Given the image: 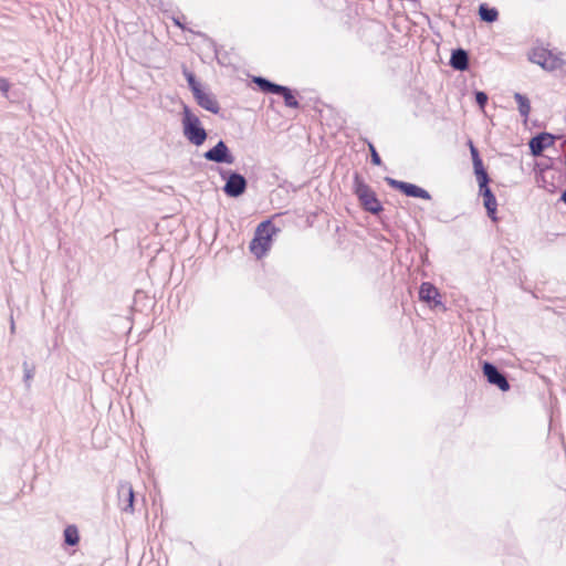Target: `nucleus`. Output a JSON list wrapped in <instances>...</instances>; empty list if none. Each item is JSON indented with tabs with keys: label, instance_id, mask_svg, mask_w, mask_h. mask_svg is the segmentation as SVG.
<instances>
[{
	"label": "nucleus",
	"instance_id": "1",
	"mask_svg": "<svg viewBox=\"0 0 566 566\" xmlns=\"http://www.w3.org/2000/svg\"><path fill=\"white\" fill-rule=\"evenodd\" d=\"M182 133L184 136L195 146H200L207 139V132L201 126L200 119L187 106L182 111Z\"/></svg>",
	"mask_w": 566,
	"mask_h": 566
},
{
	"label": "nucleus",
	"instance_id": "2",
	"mask_svg": "<svg viewBox=\"0 0 566 566\" xmlns=\"http://www.w3.org/2000/svg\"><path fill=\"white\" fill-rule=\"evenodd\" d=\"M273 232H275V230L269 221L258 226L254 238L250 243V251L258 259L262 258L271 248Z\"/></svg>",
	"mask_w": 566,
	"mask_h": 566
},
{
	"label": "nucleus",
	"instance_id": "3",
	"mask_svg": "<svg viewBox=\"0 0 566 566\" xmlns=\"http://www.w3.org/2000/svg\"><path fill=\"white\" fill-rule=\"evenodd\" d=\"M355 192L366 210L371 213H378L382 210L381 203L376 198L375 192L358 178L355 179Z\"/></svg>",
	"mask_w": 566,
	"mask_h": 566
},
{
	"label": "nucleus",
	"instance_id": "4",
	"mask_svg": "<svg viewBox=\"0 0 566 566\" xmlns=\"http://www.w3.org/2000/svg\"><path fill=\"white\" fill-rule=\"evenodd\" d=\"M385 181L392 188L395 189H398L400 191H402L406 196L408 197H413V198H421V199H426V200H430L431 199V196L430 193L413 185V184H409V182H405V181H399V180H396L394 178H390V177H386L385 178Z\"/></svg>",
	"mask_w": 566,
	"mask_h": 566
},
{
	"label": "nucleus",
	"instance_id": "5",
	"mask_svg": "<svg viewBox=\"0 0 566 566\" xmlns=\"http://www.w3.org/2000/svg\"><path fill=\"white\" fill-rule=\"evenodd\" d=\"M203 157L209 161L218 164L231 165L234 163V157L223 140H219L214 147L203 154Z\"/></svg>",
	"mask_w": 566,
	"mask_h": 566
},
{
	"label": "nucleus",
	"instance_id": "6",
	"mask_svg": "<svg viewBox=\"0 0 566 566\" xmlns=\"http://www.w3.org/2000/svg\"><path fill=\"white\" fill-rule=\"evenodd\" d=\"M247 189V179L238 172H230L226 185L223 187V191L227 196L237 198L244 193Z\"/></svg>",
	"mask_w": 566,
	"mask_h": 566
},
{
	"label": "nucleus",
	"instance_id": "7",
	"mask_svg": "<svg viewBox=\"0 0 566 566\" xmlns=\"http://www.w3.org/2000/svg\"><path fill=\"white\" fill-rule=\"evenodd\" d=\"M118 506L125 513L134 512V490L129 482H120L117 490Z\"/></svg>",
	"mask_w": 566,
	"mask_h": 566
},
{
	"label": "nucleus",
	"instance_id": "8",
	"mask_svg": "<svg viewBox=\"0 0 566 566\" xmlns=\"http://www.w3.org/2000/svg\"><path fill=\"white\" fill-rule=\"evenodd\" d=\"M483 374L490 384L497 386L503 391L509 390V381L493 364L485 361L483 364Z\"/></svg>",
	"mask_w": 566,
	"mask_h": 566
},
{
	"label": "nucleus",
	"instance_id": "9",
	"mask_svg": "<svg viewBox=\"0 0 566 566\" xmlns=\"http://www.w3.org/2000/svg\"><path fill=\"white\" fill-rule=\"evenodd\" d=\"M197 103L205 109L213 113V114H217L220 109L219 107V103L217 102L216 97L210 94V93H207L202 90H195V94H193Z\"/></svg>",
	"mask_w": 566,
	"mask_h": 566
},
{
	"label": "nucleus",
	"instance_id": "10",
	"mask_svg": "<svg viewBox=\"0 0 566 566\" xmlns=\"http://www.w3.org/2000/svg\"><path fill=\"white\" fill-rule=\"evenodd\" d=\"M554 143V137L548 133H542L530 140V148L534 156H538L543 150Z\"/></svg>",
	"mask_w": 566,
	"mask_h": 566
},
{
	"label": "nucleus",
	"instance_id": "11",
	"mask_svg": "<svg viewBox=\"0 0 566 566\" xmlns=\"http://www.w3.org/2000/svg\"><path fill=\"white\" fill-rule=\"evenodd\" d=\"M480 192L483 196L484 199V207L486 208L488 216L495 220V211H496V199L494 195L492 193L491 189L488 187V184H484L483 187H480Z\"/></svg>",
	"mask_w": 566,
	"mask_h": 566
},
{
	"label": "nucleus",
	"instance_id": "12",
	"mask_svg": "<svg viewBox=\"0 0 566 566\" xmlns=\"http://www.w3.org/2000/svg\"><path fill=\"white\" fill-rule=\"evenodd\" d=\"M450 65L458 71H464L469 66V56L463 49L454 50L451 54Z\"/></svg>",
	"mask_w": 566,
	"mask_h": 566
},
{
	"label": "nucleus",
	"instance_id": "13",
	"mask_svg": "<svg viewBox=\"0 0 566 566\" xmlns=\"http://www.w3.org/2000/svg\"><path fill=\"white\" fill-rule=\"evenodd\" d=\"M438 296H439V292H438L437 287L433 286L431 283L424 282L421 284L420 290H419V297L421 301L428 302V303L431 301H434L436 304H438L439 302L436 301Z\"/></svg>",
	"mask_w": 566,
	"mask_h": 566
},
{
	"label": "nucleus",
	"instance_id": "14",
	"mask_svg": "<svg viewBox=\"0 0 566 566\" xmlns=\"http://www.w3.org/2000/svg\"><path fill=\"white\" fill-rule=\"evenodd\" d=\"M514 99L517 103L520 114L524 118H527L528 115H530V112H531L530 99L525 95H523L521 93H515L514 94Z\"/></svg>",
	"mask_w": 566,
	"mask_h": 566
},
{
	"label": "nucleus",
	"instance_id": "15",
	"mask_svg": "<svg viewBox=\"0 0 566 566\" xmlns=\"http://www.w3.org/2000/svg\"><path fill=\"white\" fill-rule=\"evenodd\" d=\"M253 82L263 92H268V93H272V94H275L280 90V87H281V85L272 83L271 81H269V80H266L264 77H261V76L254 77Z\"/></svg>",
	"mask_w": 566,
	"mask_h": 566
},
{
	"label": "nucleus",
	"instance_id": "16",
	"mask_svg": "<svg viewBox=\"0 0 566 566\" xmlns=\"http://www.w3.org/2000/svg\"><path fill=\"white\" fill-rule=\"evenodd\" d=\"M280 94L284 98V103L287 107L297 108L298 102L292 94L291 90L286 86L281 85L280 90L275 93Z\"/></svg>",
	"mask_w": 566,
	"mask_h": 566
},
{
	"label": "nucleus",
	"instance_id": "17",
	"mask_svg": "<svg viewBox=\"0 0 566 566\" xmlns=\"http://www.w3.org/2000/svg\"><path fill=\"white\" fill-rule=\"evenodd\" d=\"M473 167H474V172L476 175V179L479 182V187H483L484 184L489 182V177L483 167L482 160L479 159V160L473 161Z\"/></svg>",
	"mask_w": 566,
	"mask_h": 566
},
{
	"label": "nucleus",
	"instance_id": "18",
	"mask_svg": "<svg viewBox=\"0 0 566 566\" xmlns=\"http://www.w3.org/2000/svg\"><path fill=\"white\" fill-rule=\"evenodd\" d=\"M479 14L485 22H494L497 19V11L494 8H489L485 4H481L479 8Z\"/></svg>",
	"mask_w": 566,
	"mask_h": 566
},
{
	"label": "nucleus",
	"instance_id": "19",
	"mask_svg": "<svg viewBox=\"0 0 566 566\" xmlns=\"http://www.w3.org/2000/svg\"><path fill=\"white\" fill-rule=\"evenodd\" d=\"M64 541L70 546H74L78 543L80 536L75 526L70 525L64 530Z\"/></svg>",
	"mask_w": 566,
	"mask_h": 566
},
{
	"label": "nucleus",
	"instance_id": "20",
	"mask_svg": "<svg viewBox=\"0 0 566 566\" xmlns=\"http://www.w3.org/2000/svg\"><path fill=\"white\" fill-rule=\"evenodd\" d=\"M563 65L564 61L560 57L554 55L552 52H548L547 60L544 62L543 69L547 71H554L560 69Z\"/></svg>",
	"mask_w": 566,
	"mask_h": 566
},
{
	"label": "nucleus",
	"instance_id": "21",
	"mask_svg": "<svg viewBox=\"0 0 566 566\" xmlns=\"http://www.w3.org/2000/svg\"><path fill=\"white\" fill-rule=\"evenodd\" d=\"M548 50L546 49H535L532 51L531 55H530V60L535 63V64H538L539 66H544V62H546L547 60V55H548Z\"/></svg>",
	"mask_w": 566,
	"mask_h": 566
},
{
	"label": "nucleus",
	"instance_id": "22",
	"mask_svg": "<svg viewBox=\"0 0 566 566\" xmlns=\"http://www.w3.org/2000/svg\"><path fill=\"white\" fill-rule=\"evenodd\" d=\"M184 74H185V76H186V78H187V82H188V84H189V87H190V88H191V91H192V94H195V90H201V88H200V85H199V84L197 83V81H196L195 75H193L191 72H189V71H187V70H185V71H184Z\"/></svg>",
	"mask_w": 566,
	"mask_h": 566
},
{
	"label": "nucleus",
	"instance_id": "23",
	"mask_svg": "<svg viewBox=\"0 0 566 566\" xmlns=\"http://www.w3.org/2000/svg\"><path fill=\"white\" fill-rule=\"evenodd\" d=\"M368 146H369V150H370L371 163L374 165L379 166L381 164V159H380L378 153L376 151V149H375L373 144H369Z\"/></svg>",
	"mask_w": 566,
	"mask_h": 566
},
{
	"label": "nucleus",
	"instance_id": "24",
	"mask_svg": "<svg viewBox=\"0 0 566 566\" xmlns=\"http://www.w3.org/2000/svg\"><path fill=\"white\" fill-rule=\"evenodd\" d=\"M23 370H24V381L28 384V386H30V381L32 380V378L34 376V371H33V369L28 367L27 363L23 364Z\"/></svg>",
	"mask_w": 566,
	"mask_h": 566
},
{
	"label": "nucleus",
	"instance_id": "25",
	"mask_svg": "<svg viewBox=\"0 0 566 566\" xmlns=\"http://www.w3.org/2000/svg\"><path fill=\"white\" fill-rule=\"evenodd\" d=\"M475 101L481 107H484L488 102V95L484 92H476Z\"/></svg>",
	"mask_w": 566,
	"mask_h": 566
},
{
	"label": "nucleus",
	"instance_id": "26",
	"mask_svg": "<svg viewBox=\"0 0 566 566\" xmlns=\"http://www.w3.org/2000/svg\"><path fill=\"white\" fill-rule=\"evenodd\" d=\"M469 146H470V153H471V156H472V161H475V160L481 159V158H480V155H479V151H478V149L474 147V145L472 144V142H470V143H469Z\"/></svg>",
	"mask_w": 566,
	"mask_h": 566
},
{
	"label": "nucleus",
	"instance_id": "27",
	"mask_svg": "<svg viewBox=\"0 0 566 566\" xmlns=\"http://www.w3.org/2000/svg\"><path fill=\"white\" fill-rule=\"evenodd\" d=\"M9 83L6 78L0 77V92L7 94L9 91Z\"/></svg>",
	"mask_w": 566,
	"mask_h": 566
},
{
	"label": "nucleus",
	"instance_id": "28",
	"mask_svg": "<svg viewBox=\"0 0 566 566\" xmlns=\"http://www.w3.org/2000/svg\"><path fill=\"white\" fill-rule=\"evenodd\" d=\"M10 332H11V334L15 333V324H14V321H13L12 316H11V319H10Z\"/></svg>",
	"mask_w": 566,
	"mask_h": 566
},
{
	"label": "nucleus",
	"instance_id": "29",
	"mask_svg": "<svg viewBox=\"0 0 566 566\" xmlns=\"http://www.w3.org/2000/svg\"><path fill=\"white\" fill-rule=\"evenodd\" d=\"M565 203H566V190L563 192L562 195V198H560Z\"/></svg>",
	"mask_w": 566,
	"mask_h": 566
},
{
	"label": "nucleus",
	"instance_id": "30",
	"mask_svg": "<svg viewBox=\"0 0 566 566\" xmlns=\"http://www.w3.org/2000/svg\"><path fill=\"white\" fill-rule=\"evenodd\" d=\"M174 21H175V23H176L177 25L181 27V23H180V21H179V20L175 19Z\"/></svg>",
	"mask_w": 566,
	"mask_h": 566
}]
</instances>
